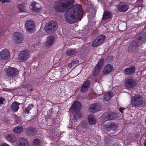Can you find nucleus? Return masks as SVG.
<instances>
[{
    "label": "nucleus",
    "instance_id": "nucleus-1",
    "mask_svg": "<svg viewBox=\"0 0 146 146\" xmlns=\"http://www.w3.org/2000/svg\"><path fill=\"white\" fill-rule=\"evenodd\" d=\"M82 14L81 7L77 5L68 9L65 12L64 17L67 23L72 24L80 21L82 18Z\"/></svg>",
    "mask_w": 146,
    "mask_h": 146
},
{
    "label": "nucleus",
    "instance_id": "nucleus-2",
    "mask_svg": "<svg viewBox=\"0 0 146 146\" xmlns=\"http://www.w3.org/2000/svg\"><path fill=\"white\" fill-rule=\"evenodd\" d=\"M66 2L61 3L60 1L56 2L54 5V9L57 12H63L68 7L72 4L74 0H66Z\"/></svg>",
    "mask_w": 146,
    "mask_h": 146
},
{
    "label": "nucleus",
    "instance_id": "nucleus-3",
    "mask_svg": "<svg viewBox=\"0 0 146 146\" xmlns=\"http://www.w3.org/2000/svg\"><path fill=\"white\" fill-rule=\"evenodd\" d=\"M143 97L139 95H136L131 98V104L135 107H139L143 102Z\"/></svg>",
    "mask_w": 146,
    "mask_h": 146
},
{
    "label": "nucleus",
    "instance_id": "nucleus-4",
    "mask_svg": "<svg viewBox=\"0 0 146 146\" xmlns=\"http://www.w3.org/2000/svg\"><path fill=\"white\" fill-rule=\"evenodd\" d=\"M5 72L7 76L10 79H13L19 74V71L16 68L11 67H9L5 69Z\"/></svg>",
    "mask_w": 146,
    "mask_h": 146
},
{
    "label": "nucleus",
    "instance_id": "nucleus-5",
    "mask_svg": "<svg viewBox=\"0 0 146 146\" xmlns=\"http://www.w3.org/2000/svg\"><path fill=\"white\" fill-rule=\"evenodd\" d=\"M137 84V80L133 77H128L125 80V86L126 88L128 89L133 88L134 87H135Z\"/></svg>",
    "mask_w": 146,
    "mask_h": 146
},
{
    "label": "nucleus",
    "instance_id": "nucleus-6",
    "mask_svg": "<svg viewBox=\"0 0 146 146\" xmlns=\"http://www.w3.org/2000/svg\"><path fill=\"white\" fill-rule=\"evenodd\" d=\"M57 27L56 22L50 21L46 24L44 29L46 32L50 33L54 32L56 29Z\"/></svg>",
    "mask_w": 146,
    "mask_h": 146
},
{
    "label": "nucleus",
    "instance_id": "nucleus-7",
    "mask_svg": "<svg viewBox=\"0 0 146 146\" xmlns=\"http://www.w3.org/2000/svg\"><path fill=\"white\" fill-rule=\"evenodd\" d=\"M30 55V52L28 50H23L19 53V58L22 62H24L28 59Z\"/></svg>",
    "mask_w": 146,
    "mask_h": 146
},
{
    "label": "nucleus",
    "instance_id": "nucleus-8",
    "mask_svg": "<svg viewBox=\"0 0 146 146\" xmlns=\"http://www.w3.org/2000/svg\"><path fill=\"white\" fill-rule=\"evenodd\" d=\"M25 27L28 32L32 33L35 29V22L32 20L27 21L25 23Z\"/></svg>",
    "mask_w": 146,
    "mask_h": 146
},
{
    "label": "nucleus",
    "instance_id": "nucleus-9",
    "mask_svg": "<svg viewBox=\"0 0 146 146\" xmlns=\"http://www.w3.org/2000/svg\"><path fill=\"white\" fill-rule=\"evenodd\" d=\"M106 38L104 35H101L96 38L92 43V46L94 47L98 46L99 45L101 44Z\"/></svg>",
    "mask_w": 146,
    "mask_h": 146
},
{
    "label": "nucleus",
    "instance_id": "nucleus-10",
    "mask_svg": "<svg viewBox=\"0 0 146 146\" xmlns=\"http://www.w3.org/2000/svg\"><path fill=\"white\" fill-rule=\"evenodd\" d=\"M13 37L14 42L17 44L21 43L23 40V38L21 34L18 32L14 33Z\"/></svg>",
    "mask_w": 146,
    "mask_h": 146
},
{
    "label": "nucleus",
    "instance_id": "nucleus-11",
    "mask_svg": "<svg viewBox=\"0 0 146 146\" xmlns=\"http://www.w3.org/2000/svg\"><path fill=\"white\" fill-rule=\"evenodd\" d=\"M104 117L102 118V120L104 121H105L116 119L117 117V115L116 113L112 112L109 113L105 115Z\"/></svg>",
    "mask_w": 146,
    "mask_h": 146
},
{
    "label": "nucleus",
    "instance_id": "nucleus-12",
    "mask_svg": "<svg viewBox=\"0 0 146 146\" xmlns=\"http://www.w3.org/2000/svg\"><path fill=\"white\" fill-rule=\"evenodd\" d=\"M17 146H29V144L26 139L21 137L17 140Z\"/></svg>",
    "mask_w": 146,
    "mask_h": 146
},
{
    "label": "nucleus",
    "instance_id": "nucleus-13",
    "mask_svg": "<svg viewBox=\"0 0 146 146\" xmlns=\"http://www.w3.org/2000/svg\"><path fill=\"white\" fill-rule=\"evenodd\" d=\"M100 106L98 103H96L91 105L89 108V110L91 112H94L100 110Z\"/></svg>",
    "mask_w": 146,
    "mask_h": 146
},
{
    "label": "nucleus",
    "instance_id": "nucleus-14",
    "mask_svg": "<svg viewBox=\"0 0 146 146\" xmlns=\"http://www.w3.org/2000/svg\"><path fill=\"white\" fill-rule=\"evenodd\" d=\"M1 58L3 60H8L9 58L10 53L7 49H4L0 52Z\"/></svg>",
    "mask_w": 146,
    "mask_h": 146
},
{
    "label": "nucleus",
    "instance_id": "nucleus-15",
    "mask_svg": "<svg viewBox=\"0 0 146 146\" xmlns=\"http://www.w3.org/2000/svg\"><path fill=\"white\" fill-rule=\"evenodd\" d=\"M139 42H136L135 40L129 46L128 50L131 52H134L137 50L136 48L140 45Z\"/></svg>",
    "mask_w": 146,
    "mask_h": 146
},
{
    "label": "nucleus",
    "instance_id": "nucleus-16",
    "mask_svg": "<svg viewBox=\"0 0 146 146\" xmlns=\"http://www.w3.org/2000/svg\"><path fill=\"white\" fill-rule=\"evenodd\" d=\"M135 71V68L134 66L129 67L124 69V74L125 75H131Z\"/></svg>",
    "mask_w": 146,
    "mask_h": 146
},
{
    "label": "nucleus",
    "instance_id": "nucleus-17",
    "mask_svg": "<svg viewBox=\"0 0 146 146\" xmlns=\"http://www.w3.org/2000/svg\"><path fill=\"white\" fill-rule=\"evenodd\" d=\"M129 8L128 5L123 3H120L118 5V9L119 12H125Z\"/></svg>",
    "mask_w": 146,
    "mask_h": 146
},
{
    "label": "nucleus",
    "instance_id": "nucleus-18",
    "mask_svg": "<svg viewBox=\"0 0 146 146\" xmlns=\"http://www.w3.org/2000/svg\"><path fill=\"white\" fill-rule=\"evenodd\" d=\"M90 82L89 80L86 81L82 86L81 89V92L84 93L89 88L90 85Z\"/></svg>",
    "mask_w": 146,
    "mask_h": 146
},
{
    "label": "nucleus",
    "instance_id": "nucleus-19",
    "mask_svg": "<svg viewBox=\"0 0 146 146\" xmlns=\"http://www.w3.org/2000/svg\"><path fill=\"white\" fill-rule=\"evenodd\" d=\"M81 107V103L78 101H76L73 104L70 109L73 110L77 111L79 110Z\"/></svg>",
    "mask_w": 146,
    "mask_h": 146
},
{
    "label": "nucleus",
    "instance_id": "nucleus-20",
    "mask_svg": "<svg viewBox=\"0 0 146 146\" xmlns=\"http://www.w3.org/2000/svg\"><path fill=\"white\" fill-rule=\"evenodd\" d=\"M113 69V66L110 64L106 65L103 70V74H106L109 73Z\"/></svg>",
    "mask_w": 146,
    "mask_h": 146
},
{
    "label": "nucleus",
    "instance_id": "nucleus-21",
    "mask_svg": "<svg viewBox=\"0 0 146 146\" xmlns=\"http://www.w3.org/2000/svg\"><path fill=\"white\" fill-rule=\"evenodd\" d=\"M117 125L115 123L110 122L106 125V128L107 130H112L115 131L117 129Z\"/></svg>",
    "mask_w": 146,
    "mask_h": 146
},
{
    "label": "nucleus",
    "instance_id": "nucleus-22",
    "mask_svg": "<svg viewBox=\"0 0 146 146\" xmlns=\"http://www.w3.org/2000/svg\"><path fill=\"white\" fill-rule=\"evenodd\" d=\"M54 40V36H50L47 38V40L45 43V46H49L51 45L53 43Z\"/></svg>",
    "mask_w": 146,
    "mask_h": 146
},
{
    "label": "nucleus",
    "instance_id": "nucleus-23",
    "mask_svg": "<svg viewBox=\"0 0 146 146\" xmlns=\"http://www.w3.org/2000/svg\"><path fill=\"white\" fill-rule=\"evenodd\" d=\"M6 138L9 142L13 143L15 142L17 139L15 136L12 134H9L6 136Z\"/></svg>",
    "mask_w": 146,
    "mask_h": 146
},
{
    "label": "nucleus",
    "instance_id": "nucleus-24",
    "mask_svg": "<svg viewBox=\"0 0 146 146\" xmlns=\"http://www.w3.org/2000/svg\"><path fill=\"white\" fill-rule=\"evenodd\" d=\"M20 104V103L16 102H14L11 105V109L13 112H16L18 111L19 108V106Z\"/></svg>",
    "mask_w": 146,
    "mask_h": 146
},
{
    "label": "nucleus",
    "instance_id": "nucleus-25",
    "mask_svg": "<svg viewBox=\"0 0 146 146\" xmlns=\"http://www.w3.org/2000/svg\"><path fill=\"white\" fill-rule=\"evenodd\" d=\"M146 40V33H140L139 35V38L135 40L136 42H139V44H140V43L141 41H143Z\"/></svg>",
    "mask_w": 146,
    "mask_h": 146
},
{
    "label": "nucleus",
    "instance_id": "nucleus-26",
    "mask_svg": "<svg viewBox=\"0 0 146 146\" xmlns=\"http://www.w3.org/2000/svg\"><path fill=\"white\" fill-rule=\"evenodd\" d=\"M31 5L32 7L31 8L32 10L35 12H38L41 9V8L38 6H39L38 4L34 2L32 3Z\"/></svg>",
    "mask_w": 146,
    "mask_h": 146
},
{
    "label": "nucleus",
    "instance_id": "nucleus-27",
    "mask_svg": "<svg viewBox=\"0 0 146 146\" xmlns=\"http://www.w3.org/2000/svg\"><path fill=\"white\" fill-rule=\"evenodd\" d=\"M88 120L89 123L90 125H93L96 123V120L95 118L94 115L92 114H91L89 115Z\"/></svg>",
    "mask_w": 146,
    "mask_h": 146
},
{
    "label": "nucleus",
    "instance_id": "nucleus-28",
    "mask_svg": "<svg viewBox=\"0 0 146 146\" xmlns=\"http://www.w3.org/2000/svg\"><path fill=\"white\" fill-rule=\"evenodd\" d=\"M26 132L29 135H36V131L35 129L32 127H29L26 129Z\"/></svg>",
    "mask_w": 146,
    "mask_h": 146
},
{
    "label": "nucleus",
    "instance_id": "nucleus-29",
    "mask_svg": "<svg viewBox=\"0 0 146 146\" xmlns=\"http://www.w3.org/2000/svg\"><path fill=\"white\" fill-rule=\"evenodd\" d=\"M111 16V13L110 12L106 11L104 13L102 19L104 20H106L107 19L110 18Z\"/></svg>",
    "mask_w": 146,
    "mask_h": 146
},
{
    "label": "nucleus",
    "instance_id": "nucleus-30",
    "mask_svg": "<svg viewBox=\"0 0 146 146\" xmlns=\"http://www.w3.org/2000/svg\"><path fill=\"white\" fill-rule=\"evenodd\" d=\"M77 51L76 49H69L66 51V54L68 56H71L74 54Z\"/></svg>",
    "mask_w": 146,
    "mask_h": 146
},
{
    "label": "nucleus",
    "instance_id": "nucleus-31",
    "mask_svg": "<svg viewBox=\"0 0 146 146\" xmlns=\"http://www.w3.org/2000/svg\"><path fill=\"white\" fill-rule=\"evenodd\" d=\"M101 68L98 66H96L93 71V75L94 76H96L99 73Z\"/></svg>",
    "mask_w": 146,
    "mask_h": 146
},
{
    "label": "nucleus",
    "instance_id": "nucleus-32",
    "mask_svg": "<svg viewBox=\"0 0 146 146\" xmlns=\"http://www.w3.org/2000/svg\"><path fill=\"white\" fill-rule=\"evenodd\" d=\"M23 129V127L20 126H17L13 130L14 132L16 133H19L21 132Z\"/></svg>",
    "mask_w": 146,
    "mask_h": 146
},
{
    "label": "nucleus",
    "instance_id": "nucleus-33",
    "mask_svg": "<svg viewBox=\"0 0 146 146\" xmlns=\"http://www.w3.org/2000/svg\"><path fill=\"white\" fill-rule=\"evenodd\" d=\"M81 117V115L79 111H76L74 114V118L75 120L76 121L79 120Z\"/></svg>",
    "mask_w": 146,
    "mask_h": 146
},
{
    "label": "nucleus",
    "instance_id": "nucleus-34",
    "mask_svg": "<svg viewBox=\"0 0 146 146\" xmlns=\"http://www.w3.org/2000/svg\"><path fill=\"white\" fill-rule=\"evenodd\" d=\"M112 96V93L111 92H109L106 94L104 95V100L107 101L109 100Z\"/></svg>",
    "mask_w": 146,
    "mask_h": 146
},
{
    "label": "nucleus",
    "instance_id": "nucleus-35",
    "mask_svg": "<svg viewBox=\"0 0 146 146\" xmlns=\"http://www.w3.org/2000/svg\"><path fill=\"white\" fill-rule=\"evenodd\" d=\"M104 58H102L100 59L96 66H100V67L102 66L104 62Z\"/></svg>",
    "mask_w": 146,
    "mask_h": 146
},
{
    "label": "nucleus",
    "instance_id": "nucleus-36",
    "mask_svg": "<svg viewBox=\"0 0 146 146\" xmlns=\"http://www.w3.org/2000/svg\"><path fill=\"white\" fill-rule=\"evenodd\" d=\"M33 107V105L32 104H31L29 106L27 107L25 109V112L26 113H29V111L32 109Z\"/></svg>",
    "mask_w": 146,
    "mask_h": 146
},
{
    "label": "nucleus",
    "instance_id": "nucleus-37",
    "mask_svg": "<svg viewBox=\"0 0 146 146\" xmlns=\"http://www.w3.org/2000/svg\"><path fill=\"white\" fill-rule=\"evenodd\" d=\"M105 142L107 145H110V143L111 142V140L110 138L105 137L104 139Z\"/></svg>",
    "mask_w": 146,
    "mask_h": 146
},
{
    "label": "nucleus",
    "instance_id": "nucleus-38",
    "mask_svg": "<svg viewBox=\"0 0 146 146\" xmlns=\"http://www.w3.org/2000/svg\"><path fill=\"white\" fill-rule=\"evenodd\" d=\"M18 8L20 12H23L24 11L23 6L21 4H19L18 6Z\"/></svg>",
    "mask_w": 146,
    "mask_h": 146
},
{
    "label": "nucleus",
    "instance_id": "nucleus-39",
    "mask_svg": "<svg viewBox=\"0 0 146 146\" xmlns=\"http://www.w3.org/2000/svg\"><path fill=\"white\" fill-rule=\"evenodd\" d=\"M113 59V57L112 56H110L108 58H107L106 60V61L108 63H111V62H112Z\"/></svg>",
    "mask_w": 146,
    "mask_h": 146
},
{
    "label": "nucleus",
    "instance_id": "nucleus-40",
    "mask_svg": "<svg viewBox=\"0 0 146 146\" xmlns=\"http://www.w3.org/2000/svg\"><path fill=\"white\" fill-rule=\"evenodd\" d=\"M33 143L34 144L36 145H38L40 143L39 140L38 139H35L33 141Z\"/></svg>",
    "mask_w": 146,
    "mask_h": 146
},
{
    "label": "nucleus",
    "instance_id": "nucleus-41",
    "mask_svg": "<svg viewBox=\"0 0 146 146\" xmlns=\"http://www.w3.org/2000/svg\"><path fill=\"white\" fill-rule=\"evenodd\" d=\"M73 66H74L75 64H78L79 63V61L78 60L74 59L71 61Z\"/></svg>",
    "mask_w": 146,
    "mask_h": 146
},
{
    "label": "nucleus",
    "instance_id": "nucleus-42",
    "mask_svg": "<svg viewBox=\"0 0 146 146\" xmlns=\"http://www.w3.org/2000/svg\"><path fill=\"white\" fill-rule=\"evenodd\" d=\"M87 122L86 121H83L81 124V126L82 128H84L86 127L87 124Z\"/></svg>",
    "mask_w": 146,
    "mask_h": 146
},
{
    "label": "nucleus",
    "instance_id": "nucleus-43",
    "mask_svg": "<svg viewBox=\"0 0 146 146\" xmlns=\"http://www.w3.org/2000/svg\"><path fill=\"white\" fill-rule=\"evenodd\" d=\"M11 1V0H2V3H4L6 2L7 3H9Z\"/></svg>",
    "mask_w": 146,
    "mask_h": 146
},
{
    "label": "nucleus",
    "instance_id": "nucleus-44",
    "mask_svg": "<svg viewBox=\"0 0 146 146\" xmlns=\"http://www.w3.org/2000/svg\"><path fill=\"white\" fill-rule=\"evenodd\" d=\"M5 100V99L4 98H0V104H3V102Z\"/></svg>",
    "mask_w": 146,
    "mask_h": 146
},
{
    "label": "nucleus",
    "instance_id": "nucleus-45",
    "mask_svg": "<svg viewBox=\"0 0 146 146\" xmlns=\"http://www.w3.org/2000/svg\"><path fill=\"white\" fill-rule=\"evenodd\" d=\"M0 146H9L8 144L6 143H3L1 144Z\"/></svg>",
    "mask_w": 146,
    "mask_h": 146
},
{
    "label": "nucleus",
    "instance_id": "nucleus-46",
    "mask_svg": "<svg viewBox=\"0 0 146 146\" xmlns=\"http://www.w3.org/2000/svg\"><path fill=\"white\" fill-rule=\"evenodd\" d=\"M124 110V108H119V111L121 113H122Z\"/></svg>",
    "mask_w": 146,
    "mask_h": 146
},
{
    "label": "nucleus",
    "instance_id": "nucleus-47",
    "mask_svg": "<svg viewBox=\"0 0 146 146\" xmlns=\"http://www.w3.org/2000/svg\"><path fill=\"white\" fill-rule=\"evenodd\" d=\"M72 66H73V65L72 64V62H71V63H69L68 64V66L70 68H71L72 67Z\"/></svg>",
    "mask_w": 146,
    "mask_h": 146
},
{
    "label": "nucleus",
    "instance_id": "nucleus-48",
    "mask_svg": "<svg viewBox=\"0 0 146 146\" xmlns=\"http://www.w3.org/2000/svg\"><path fill=\"white\" fill-rule=\"evenodd\" d=\"M145 137H146V135H145ZM144 145L145 146H146V139L145 140V142L144 143Z\"/></svg>",
    "mask_w": 146,
    "mask_h": 146
},
{
    "label": "nucleus",
    "instance_id": "nucleus-49",
    "mask_svg": "<svg viewBox=\"0 0 146 146\" xmlns=\"http://www.w3.org/2000/svg\"><path fill=\"white\" fill-rule=\"evenodd\" d=\"M143 1V0H137V2H141Z\"/></svg>",
    "mask_w": 146,
    "mask_h": 146
},
{
    "label": "nucleus",
    "instance_id": "nucleus-50",
    "mask_svg": "<svg viewBox=\"0 0 146 146\" xmlns=\"http://www.w3.org/2000/svg\"><path fill=\"white\" fill-rule=\"evenodd\" d=\"M30 90V91H33V90L32 89H31Z\"/></svg>",
    "mask_w": 146,
    "mask_h": 146
},
{
    "label": "nucleus",
    "instance_id": "nucleus-51",
    "mask_svg": "<svg viewBox=\"0 0 146 146\" xmlns=\"http://www.w3.org/2000/svg\"><path fill=\"white\" fill-rule=\"evenodd\" d=\"M2 1V0H0V2L1 1Z\"/></svg>",
    "mask_w": 146,
    "mask_h": 146
}]
</instances>
